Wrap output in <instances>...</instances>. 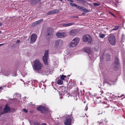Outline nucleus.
I'll list each match as a JSON object with an SVG mask.
<instances>
[{"instance_id": "43", "label": "nucleus", "mask_w": 125, "mask_h": 125, "mask_svg": "<svg viewBox=\"0 0 125 125\" xmlns=\"http://www.w3.org/2000/svg\"><path fill=\"white\" fill-rule=\"evenodd\" d=\"M99 123V124H102V123L101 122ZM99 125H100V124H99Z\"/></svg>"}, {"instance_id": "5", "label": "nucleus", "mask_w": 125, "mask_h": 125, "mask_svg": "<svg viewBox=\"0 0 125 125\" xmlns=\"http://www.w3.org/2000/svg\"><path fill=\"white\" fill-rule=\"evenodd\" d=\"M72 120L71 116L69 115H66L65 116L64 124L65 125H71Z\"/></svg>"}, {"instance_id": "10", "label": "nucleus", "mask_w": 125, "mask_h": 125, "mask_svg": "<svg viewBox=\"0 0 125 125\" xmlns=\"http://www.w3.org/2000/svg\"><path fill=\"white\" fill-rule=\"evenodd\" d=\"M37 109L40 111L42 113H44L45 112L47 111V108H46L45 106H40L39 107H37Z\"/></svg>"}, {"instance_id": "28", "label": "nucleus", "mask_w": 125, "mask_h": 125, "mask_svg": "<svg viewBox=\"0 0 125 125\" xmlns=\"http://www.w3.org/2000/svg\"><path fill=\"white\" fill-rule=\"evenodd\" d=\"M34 125H40V123L38 122H35L34 123Z\"/></svg>"}, {"instance_id": "22", "label": "nucleus", "mask_w": 125, "mask_h": 125, "mask_svg": "<svg viewBox=\"0 0 125 125\" xmlns=\"http://www.w3.org/2000/svg\"><path fill=\"white\" fill-rule=\"evenodd\" d=\"M10 73V71H6L5 72V75L6 76H8Z\"/></svg>"}, {"instance_id": "24", "label": "nucleus", "mask_w": 125, "mask_h": 125, "mask_svg": "<svg viewBox=\"0 0 125 125\" xmlns=\"http://www.w3.org/2000/svg\"><path fill=\"white\" fill-rule=\"evenodd\" d=\"M66 77V76L64 75H62L61 76L60 78L62 80H64V78H65Z\"/></svg>"}, {"instance_id": "16", "label": "nucleus", "mask_w": 125, "mask_h": 125, "mask_svg": "<svg viewBox=\"0 0 125 125\" xmlns=\"http://www.w3.org/2000/svg\"><path fill=\"white\" fill-rule=\"evenodd\" d=\"M43 21V19H41L38 21H36L33 23L34 26H36L40 24Z\"/></svg>"}, {"instance_id": "38", "label": "nucleus", "mask_w": 125, "mask_h": 125, "mask_svg": "<svg viewBox=\"0 0 125 125\" xmlns=\"http://www.w3.org/2000/svg\"><path fill=\"white\" fill-rule=\"evenodd\" d=\"M2 109V108L1 107H0V112L1 111Z\"/></svg>"}, {"instance_id": "45", "label": "nucleus", "mask_w": 125, "mask_h": 125, "mask_svg": "<svg viewBox=\"0 0 125 125\" xmlns=\"http://www.w3.org/2000/svg\"><path fill=\"white\" fill-rule=\"evenodd\" d=\"M16 75V74H15L14 75V76H15Z\"/></svg>"}, {"instance_id": "48", "label": "nucleus", "mask_w": 125, "mask_h": 125, "mask_svg": "<svg viewBox=\"0 0 125 125\" xmlns=\"http://www.w3.org/2000/svg\"><path fill=\"white\" fill-rule=\"evenodd\" d=\"M87 110V109H86V110Z\"/></svg>"}, {"instance_id": "27", "label": "nucleus", "mask_w": 125, "mask_h": 125, "mask_svg": "<svg viewBox=\"0 0 125 125\" xmlns=\"http://www.w3.org/2000/svg\"><path fill=\"white\" fill-rule=\"evenodd\" d=\"M77 1H79V2L82 3H85L86 1L83 0H77Z\"/></svg>"}, {"instance_id": "34", "label": "nucleus", "mask_w": 125, "mask_h": 125, "mask_svg": "<svg viewBox=\"0 0 125 125\" xmlns=\"http://www.w3.org/2000/svg\"><path fill=\"white\" fill-rule=\"evenodd\" d=\"M20 40H17L16 41V43H19L20 42Z\"/></svg>"}, {"instance_id": "21", "label": "nucleus", "mask_w": 125, "mask_h": 125, "mask_svg": "<svg viewBox=\"0 0 125 125\" xmlns=\"http://www.w3.org/2000/svg\"><path fill=\"white\" fill-rule=\"evenodd\" d=\"M57 83L60 85H62L63 83V81L61 79H59L57 82Z\"/></svg>"}, {"instance_id": "41", "label": "nucleus", "mask_w": 125, "mask_h": 125, "mask_svg": "<svg viewBox=\"0 0 125 125\" xmlns=\"http://www.w3.org/2000/svg\"><path fill=\"white\" fill-rule=\"evenodd\" d=\"M60 0V1L61 2H62V0Z\"/></svg>"}, {"instance_id": "31", "label": "nucleus", "mask_w": 125, "mask_h": 125, "mask_svg": "<svg viewBox=\"0 0 125 125\" xmlns=\"http://www.w3.org/2000/svg\"><path fill=\"white\" fill-rule=\"evenodd\" d=\"M125 38V35L124 34H123L122 36L121 37V39H122L123 40Z\"/></svg>"}, {"instance_id": "42", "label": "nucleus", "mask_w": 125, "mask_h": 125, "mask_svg": "<svg viewBox=\"0 0 125 125\" xmlns=\"http://www.w3.org/2000/svg\"><path fill=\"white\" fill-rule=\"evenodd\" d=\"M106 83H107L108 84H109V82H106Z\"/></svg>"}, {"instance_id": "1", "label": "nucleus", "mask_w": 125, "mask_h": 125, "mask_svg": "<svg viewBox=\"0 0 125 125\" xmlns=\"http://www.w3.org/2000/svg\"><path fill=\"white\" fill-rule=\"evenodd\" d=\"M34 65L33 67L34 69L38 71L40 70L41 69L42 67V64L38 60L36 59L33 61Z\"/></svg>"}, {"instance_id": "47", "label": "nucleus", "mask_w": 125, "mask_h": 125, "mask_svg": "<svg viewBox=\"0 0 125 125\" xmlns=\"http://www.w3.org/2000/svg\"><path fill=\"white\" fill-rule=\"evenodd\" d=\"M124 95H122V96H124Z\"/></svg>"}, {"instance_id": "13", "label": "nucleus", "mask_w": 125, "mask_h": 125, "mask_svg": "<svg viewBox=\"0 0 125 125\" xmlns=\"http://www.w3.org/2000/svg\"><path fill=\"white\" fill-rule=\"evenodd\" d=\"M78 32V31L76 29L71 30L70 32V34L72 35H75Z\"/></svg>"}, {"instance_id": "7", "label": "nucleus", "mask_w": 125, "mask_h": 125, "mask_svg": "<svg viewBox=\"0 0 125 125\" xmlns=\"http://www.w3.org/2000/svg\"><path fill=\"white\" fill-rule=\"evenodd\" d=\"M115 61L114 62V69L115 70H116L117 69V67L119 65V60L117 57H115Z\"/></svg>"}, {"instance_id": "8", "label": "nucleus", "mask_w": 125, "mask_h": 125, "mask_svg": "<svg viewBox=\"0 0 125 125\" xmlns=\"http://www.w3.org/2000/svg\"><path fill=\"white\" fill-rule=\"evenodd\" d=\"M10 108L9 106L8 105L6 104L5 105L3 111L0 113V115H2L4 114L10 112Z\"/></svg>"}, {"instance_id": "39", "label": "nucleus", "mask_w": 125, "mask_h": 125, "mask_svg": "<svg viewBox=\"0 0 125 125\" xmlns=\"http://www.w3.org/2000/svg\"><path fill=\"white\" fill-rule=\"evenodd\" d=\"M2 25V24L0 22V26H1Z\"/></svg>"}, {"instance_id": "25", "label": "nucleus", "mask_w": 125, "mask_h": 125, "mask_svg": "<svg viewBox=\"0 0 125 125\" xmlns=\"http://www.w3.org/2000/svg\"><path fill=\"white\" fill-rule=\"evenodd\" d=\"M94 5L95 6H98L100 5V4L97 3H93Z\"/></svg>"}, {"instance_id": "2", "label": "nucleus", "mask_w": 125, "mask_h": 125, "mask_svg": "<svg viewBox=\"0 0 125 125\" xmlns=\"http://www.w3.org/2000/svg\"><path fill=\"white\" fill-rule=\"evenodd\" d=\"M80 40V39L78 37L75 38L70 43L69 46L72 47L76 46L79 42Z\"/></svg>"}, {"instance_id": "9", "label": "nucleus", "mask_w": 125, "mask_h": 125, "mask_svg": "<svg viewBox=\"0 0 125 125\" xmlns=\"http://www.w3.org/2000/svg\"><path fill=\"white\" fill-rule=\"evenodd\" d=\"M37 38V35L35 34H33L31 36L30 43L32 44L36 40Z\"/></svg>"}, {"instance_id": "33", "label": "nucleus", "mask_w": 125, "mask_h": 125, "mask_svg": "<svg viewBox=\"0 0 125 125\" xmlns=\"http://www.w3.org/2000/svg\"><path fill=\"white\" fill-rule=\"evenodd\" d=\"M110 13L112 15H113L114 17H115V16L112 13L110 12Z\"/></svg>"}, {"instance_id": "4", "label": "nucleus", "mask_w": 125, "mask_h": 125, "mask_svg": "<svg viewBox=\"0 0 125 125\" xmlns=\"http://www.w3.org/2000/svg\"><path fill=\"white\" fill-rule=\"evenodd\" d=\"M83 41L85 42H88L90 43L92 41V39L91 36L88 34H86L83 36Z\"/></svg>"}, {"instance_id": "18", "label": "nucleus", "mask_w": 125, "mask_h": 125, "mask_svg": "<svg viewBox=\"0 0 125 125\" xmlns=\"http://www.w3.org/2000/svg\"><path fill=\"white\" fill-rule=\"evenodd\" d=\"M74 24V23L72 22L62 24V27H65L68 26H69L72 25H73Z\"/></svg>"}, {"instance_id": "26", "label": "nucleus", "mask_w": 125, "mask_h": 125, "mask_svg": "<svg viewBox=\"0 0 125 125\" xmlns=\"http://www.w3.org/2000/svg\"><path fill=\"white\" fill-rule=\"evenodd\" d=\"M119 28L118 26H115V28H114V29H112V30H117Z\"/></svg>"}, {"instance_id": "12", "label": "nucleus", "mask_w": 125, "mask_h": 125, "mask_svg": "<svg viewBox=\"0 0 125 125\" xmlns=\"http://www.w3.org/2000/svg\"><path fill=\"white\" fill-rule=\"evenodd\" d=\"M41 1V0H31L30 1V2L32 5L35 6Z\"/></svg>"}, {"instance_id": "44", "label": "nucleus", "mask_w": 125, "mask_h": 125, "mask_svg": "<svg viewBox=\"0 0 125 125\" xmlns=\"http://www.w3.org/2000/svg\"><path fill=\"white\" fill-rule=\"evenodd\" d=\"M1 33V31H0V34Z\"/></svg>"}, {"instance_id": "15", "label": "nucleus", "mask_w": 125, "mask_h": 125, "mask_svg": "<svg viewBox=\"0 0 125 125\" xmlns=\"http://www.w3.org/2000/svg\"><path fill=\"white\" fill-rule=\"evenodd\" d=\"M52 69H51L49 67L46 68L45 70V74H52Z\"/></svg>"}, {"instance_id": "3", "label": "nucleus", "mask_w": 125, "mask_h": 125, "mask_svg": "<svg viewBox=\"0 0 125 125\" xmlns=\"http://www.w3.org/2000/svg\"><path fill=\"white\" fill-rule=\"evenodd\" d=\"M48 51L45 50L44 55L42 57V60L44 64L47 65L48 64Z\"/></svg>"}, {"instance_id": "40", "label": "nucleus", "mask_w": 125, "mask_h": 125, "mask_svg": "<svg viewBox=\"0 0 125 125\" xmlns=\"http://www.w3.org/2000/svg\"><path fill=\"white\" fill-rule=\"evenodd\" d=\"M3 45V44H0V46H1L2 45Z\"/></svg>"}, {"instance_id": "32", "label": "nucleus", "mask_w": 125, "mask_h": 125, "mask_svg": "<svg viewBox=\"0 0 125 125\" xmlns=\"http://www.w3.org/2000/svg\"><path fill=\"white\" fill-rule=\"evenodd\" d=\"M52 33L51 32V33H50V32H49V33H48V34H47V35L48 36H51V35L52 34Z\"/></svg>"}, {"instance_id": "35", "label": "nucleus", "mask_w": 125, "mask_h": 125, "mask_svg": "<svg viewBox=\"0 0 125 125\" xmlns=\"http://www.w3.org/2000/svg\"><path fill=\"white\" fill-rule=\"evenodd\" d=\"M73 18H78V16H74L73 17Z\"/></svg>"}, {"instance_id": "37", "label": "nucleus", "mask_w": 125, "mask_h": 125, "mask_svg": "<svg viewBox=\"0 0 125 125\" xmlns=\"http://www.w3.org/2000/svg\"><path fill=\"white\" fill-rule=\"evenodd\" d=\"M3 89V87H0V90H2Z\"/></svg>"}, {"instance_id": "17", "label": "nucleus", "mask_w": 125, "mask_h": 125, "mask_svg": "<svg viewBox=\"0 0 125 125\" xmlns=\"http://www.w3.org/2000/svg\"><path fill=\"white\" fill-rule=\"evenodd\" d=\"M84 51L85 52L87 53L89 55L91 53V49L89 48L86 47L84 49Z\"/></svg>"}, {"instance_id": "14", "label": "nucleus", "mask_w": 125, "mask_h": 125, "mask_svg": "<svg viewBox=\"0 0 125 125\" xmlns=\"http://www.w3.org/2000/svg\"><path fill=\"white\" fill-rule=\"evenodd\" d=\"M56 36L59 38L64 37L65 36V33L64 32L60 33L57 32L56 34Z\"/></svg>"}, {"instance_id": "46", "label": "nucleus", "mask_w": 125, "mask_h": 125, "mask_svg": "<svg viewBox=\"0 0 125 125\" xmlns=\"http://www.w3.org/2000/svg\"><path fill=\"white\" fill-rule=\"evenodd\" d=\"M102 61V59H101V61Z\"/></svg>"}, {"instance_id": "20", "label": "nucleus", "mask_w": 125, "mask_h": 125, "mask_svg": "<svg viewBox=\"0 0 125 125\" xmlns=\"http://www.w3.org/2000/svg\"><path fill=\"white\" fill-rule=\"evenodd\" d=\"M70 4L71 6L76 7L78 9H80V6H78L76 4L74 3H71Z\"/></svg>"}, {"instance_id": "29", "label": "nucleus", "mask_w": 125, "mask_h": 125, "mask_svg": "<svg viewBox=\"0 0 125 125\" xmlns=\"http://www.w3.org/2000/svg\"><path fill=\"white\" fill-rule=\"evenodd\" d=\"M59 41H56L55 42V44L57 45H58L59 43Z\"/></svg>"}, {"instance_id": "11", "label": "nucleus", "mask_w": 125, "mask_h": 125, "mask_svg": "<svg viewBox=\"0 0 125 125\" xmlns=\"http://www.w3.org/2000/svg\"><path fill=\"white\" fill-rule=\"evenodd\" d=\"M60 11V10L58 9H55L52 11H50L47 12V14L48 15L56 13V12Z\"/></svg>"}, {"instance_id": "19", "label": "nucleus", "mask_w": 125, "mask_h": 125, "mask_svg": "<svg viewBox=\"0 0 125 125\" xmlns=\"http://www.w3.org/2000/svg\"><path fill=\"white\" fill-rule=\"evenodd\" d=\"M80 10L86 12H88V10L85 9L84 7H80V9H79Z\"/></svg>"}, {"instance_id": "23", "label": "nucleus", "mask_w": 125, "mask_h": 125, "mask_svg": "<svg viewBox=\"0 0 125 125\" xmlns=\"http://www.w3.org/2000/svg\"><path fill=\"white\" fill-rule=\"evenodd\" d=\"M105 36V35L104 34H99V37L101 38H103Z\"/></svg>"}, {"instance_id": "30", "label": "nucleus", "mask_w": 125, "mask_h": 125, "mask_svg": "<svg viewBox=\"0 0 125 125\" xmlns=\"http://www.w3.org/2000/svg\"><path fill=\"white\" fill-rule=\"evenodd\" d=\"M23 111L24 112L26 113H27L28 112V111L25 109H23Z\"/></svg>"}, {"instance_id": "6", "label": "nucleus", "mask_w": 125, "mask_h": 125, "mask_svg": "<svg viewBox=\"0 0 125 125\" xmlns=\"http://www.w3.org/2000/svg\"><path fill=\"white\" fill-rule=\"evenodd\" d=\"M108 40L111 45H114L115 44L116 41L115 37L114 35H110L108 38Z\"/></svg>"}, {"instance_id": "36", "label": "nucleus", "mask_w": 125, "mask_h": 125, "mask_svg": "<svg viewBox=\"0 0 125 125\" xmlns=\"http://www.w3.org/2000/svg\"><path fill=\"white\" fill-rule=\"evenodd\" d=\"M84 14H85V13L84 12H83L82 13L81 15H84Z\"/></svg>"}]
</instances>
